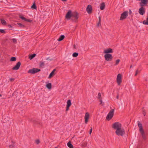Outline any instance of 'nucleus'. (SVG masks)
Wrapping results in <instances>:
<instances>
[{"label": "nucleus", "mask_w": 148, "mask_h": 148, "mask_svg": "<svg viewBox=\"0 0 148 148\" xmlns=\"http://www.w3.org/2000/svg\"><path fill=\"white\" fill-rule=\"evenodd\" d=\"M137 122L139 128V130L141 134L142 138H143V139L145 140L146 139V136L143 129L142 124L139 121H138Z\"/></svg>", "instance_id": "nucleus-1"}, {"label": "nucleus", "mask_w": 148, "mask_h": 148, "mask_svg": "<svg viewBox=\"0 0 148 148\" xmlns=\"http://www.w3.org/2000/svg\"><path fill=\"white\" fill-rule=\"evenodd\" d=\"M116 134L118 136H122L125 134V130L123 128H121L116 130L115 132Z\"/></svg>", "instance_id": "nucleus-2"}, {"label": "nucleus", "mask_w": 148, "mask_h": 148, "mask_svg": "<svg viewBox=\"0 0 148 148\" xmlns=\"http://www.w3.org/2000/svg\"><path fill=\"white\" fill-rule=\"evenodd\" d=\"M128 12L127 11H125L122 13L121 15L119 20L120 21H123L128 16Z\"/></svg>", "instance_id": "nucleus-3"}, {"label": "nucleus", "mask_w": 148, "mask_h": 148, "mask_svg": "<svg viewBox=\"0 0 148 148\" xmlns=\"http://www.w3.org/2000/svg\"><path fill=\"white\" fill-rule=\"evenodd\" d=\"M112 127L115 130H117L122 127L121 124L119 122H116L112 125Z\"/></svg>", "instance_id": "nucleus-4"}, {"label": "nucleus", "mask_w": 148, "mask_h": 148, "mask_svg": "<svg viewBox=\"0 0 148 148\" xmlns=\"http://www.w3.org/2000/svg\"><path fill=\"white\" fill-rule=\"evenodd\" d=\"M114 113V110L113 109H111L108 113L106 117V119L108 120H110L113 117Z\"/></svg>", "instance_id": "nucleus-5"}, {"label": "nucleus", "mask_w": 148, "mask_h": 148, "mask_svg": "<svg viewBox=\"0 0 148 148\" xmlns=\"http://www.w3.org/2000/svg\"><path fill=\"white\" fill-rule=\"evenodd\" d=\"M105 60L108 62L112 61L113 59V57L112 54H105L104 56Z\"/></svg>", "instance_id": "nucleus-6"}, {"label": "nucleus", "mask_w": 148, "mask_h": 148, "mask_svg": "<svg viewBox=\"0 0 148 148\" xmlns=\"http://www.w3.org/2000/svg\"><path fill=\"white\" fill-rule=\"evenodd\" d=\"M116 82L118 85H120L122 82L121 75L120 73L118 74L116 77Z\"/></svg>", "instance_id": "nucleus-7"}, {"label": "nucleus", "mask_w": 148, "mask_h": 148, "mask_svg": "<svg viewBox=\"0 0 148 148\" xmlns=\"http://www.w3.org/2000/svg\"><path fill=\"white\" fill-rule=\"evenodd\" d=\"M40 71V69H39L34 68L32 69L29 70L28 71V73H30L34 74Z\"/></svg>", "instance_id": "nucleus-8"}, {"label": "nucleus", "mask_w": 148, "mask_h": 148, "mask_svg": "<svg viewBox=\"0 0 148 148\" xmlns=\"http://www.w3.org/2000/svg\"><path fill=\"white\" fill-rule=\"evenodd\" d=\"M72 15L71 11V10H69L66 15L65 18L68 20H70L72 17Z\"/></svg>", "instance_id": "nucleus-9"}, {"label": "nucleus", "mask_w": 148, "mask_h": 148, "mask_svg": "<svg viewBox=\"0 0 148 148\" xmlns=\"http://www.w3.org/2000/svg\"><path fill=\"white\" fill-rule=\"evenodd\" d=\"M89 114L88 112H87L86 113L84 117L85 123L86 124H87L88 122V120L89 119Z\"/></svg>", "instance_id": "nucleus-10"}, {"label": "nucleus", "mask_w": 148, "mask_h": 148, "mask_svg": "<svg viewBox=\"0 0 148 148\" xmlns=\"http://www.w3.org/2000/svg\"><path fill=\"white\" fill-rule=\"evenodd\" d=\"M113 52V49L110 48H108L104 50L103 53L107 54H110V53H112Z\"/></svg>", "instance_id": "nucleus-11"}, {"label": "nucleus", "mask_w": 148, "mask_h": 148, "mask_svg": "<svg viewBox=\"0 0 148 148\" xmlns=\"http://www.w3.org/2000/svg\"><path fill=\"white\" fill-rule=\"evenodd\" d=\"M21 65V63L20 62H18L16 64L15 66L12 68V69L14 70H18L20 67Z\"/></svg>", "instance_id": "nucleus-12"}, {"label": "nucleus", "mask_w": 148, "mask_h": 148, "mask_svg": "<svg viewBox=\"0 0 148 148\" xmlns=\"http://www.w3.org/2000/svg\"><path fill=\"white\" fill-rule=\"evenodd\" d=\"M86 11L89 14L91 13L92 10V6L90 5H88L86 8Z\"/></svg>", "instance_id": "nucleus-13"}, {"label": "nucleus", "mask_w": 148, "mask_h": 148, "mask_svg": "<svg viewBox=\"0 0 148 148\" xmlns=\"http://www.w3.org/2000/svg\"><path fill=\"white\" fill-rule=\"evenodd\" d=\"M71 105V101L70 100H68L67 101V105H66V111H68L69 110V108L70 107Z\"/></svg>", "instance_id": "nucleus-14"}, {"label": "nucleus", "mask_w": 148, "mask_h": 148, "mask_svg": "<svg viewBox=\"0 0 148 148\" xmlns=\"http://www.w3.org/2000/svg\"><path fill=\"white\" fill-rule=\"evenodd\" d=\"M72 17L74 18V19L76 21L78 18V15L77 13L74 12L72 14Z\"/></svg>", "instance_id": "nucleus-15"}, {"label": "nucleus", "mask_w": 148, "mask_h": 148, "mask_svg": "<svg viewBox=\"0 0 148 148\" xmlns=\"http://www.w3.org/2000/svg\"><path fill=\"white\" fill-rule=\"evenodd\" d=\"M56 69H54L53 71L51 72V73L50 74L49 76L48 77L49 78H51L52 76L55 75L54 72L56 71Z\"/></svg>", "instance_id": "nucleus-16"}, {"label": "nucleus", "mask_w": 148, "mask_h": 148, "mask_svg": "<svg viewBox=\"0 0 148 148\" xmlns=\"http://www.w3.org/2000/svg\"><path fill=\"white\" fill-rule=\"evenodd\" d=\"M20 18L22 19V20H24L25 21L27 22H30L31 21L29 19H26L23 16H21L20 17Z\"/></svg>", "instance_id": "nucleus-17"}, {"label": "nucleus", "mask_w": 148, "mask_h": 148, "mask_svg": "<svg viewBox=\"0 0 148 148\" xmlns=\"http://www.w3.org/2000/svg\"><path fill=\"white\" fill-rule=\"evenodd\" d=\"M105 7V4L104 2H102L101 3L100 6V9L101 10H103L104 9Z\"/></svg>", "instance_id": "nucleus-18"}, {"label": "nucleus", "mask_w": 148, "mask_h": 148, "mask_svg": "<svg viewBox=\"0 0 148 148\" xmlns=\"http://www.w3.org/2000/svg\"><path fill=\"white\" fill-rule=\"evenodd\" d=\"M46 86L49 89H51L52 85L51 83H49L46 84Z\"/></svg>", "instance_id": "nucleus-19"}, {"label": "nucleus", "mask_w": 148, "mask_h": 148, "mask_svg": "<svg viewBox=\"0 0 148 148\" xmlns=\"http://www.w3.org/2000/svg\"><path fill=\"white\" fill-rule=\"evenodd\" d=\"M64 37L65 36L64 35H62L58 39V40L59 41H61L64 38Z\"/></svg>", "instance_id": "nucleus-20"}, {"label": "nucleus", "mask_w": 148, "mask_h": 148, "mask_svg": "<svg viewBox=\"0 0 148 148\" xmlns=\"http://www.w3.org/2000/svg\"><path fill=\"white\" fill-rule=\"evenodd\" d=\"M69 148H73V145L71 144L70 142H69L67 144Z\"/></svg>", "instance_id": "nucleus-21"}, {"label": "nucleus", "mask_w": 148, "mask_h": 148, "mask_svg": "<svg viewBox=\"0 0 148 148\" xmlns=\"http://www.w3.org/2000/svg\"><path fill=\"white\" fill-rule=\"evenodd\" d=\"M143 23L145 25H148V17H147L146 20L143 22Z\"/></svg>", "instance_id": "nucleus-22"}, {"label": "nucleus", "mask_w": 148, "mask_h": 148, "mask_svg": "<svg viewBox=\"0 0 148 148\" xmlns=\"http://www.w3.org/2000/svg\"><path fill=\"white\" fill-rule=\"evenodd\" d=\"M36 55L35 54H33L32 55H30L29 56V58L30 60L32 59Z\"/></svg>", "instance_id": "nucleus-23"}, {"label": "nucleus", "mask_w": 148, "mask_h": 148, "mask_svg": "<svg viewBox=\"0 0 148 148\" xmlns=\"http://www.w3.org/2000/svg\"><path fill=\"white\" fill-rule=\"evenodd\" d=\"M99 22L97 24V26L99 27L101 26V18L100 16L99 17Z\"/></svg>", "instance_id": "nucleus-24"}, {"label": "nucleus", "mask_w": 148, "mask_h": 148, "mask_svg": "<svg viewBox=\"0 0 148 148\" xmlns=\"http://www.w3.org/2000/svg\"><path fill=\"white\" fill-rule=\"evenodd\" d=\"M1 22L2 24L4 25H6V21L4 19H1Z\"/></svg>", "instance_id": "nucleus-25"}, {"label": "nucleus", "mask_w": 148, "mask_h": 148, "mask_svg": "<svg viewBox=\"0 0 148 148\" xmlns=\"http://www.w3.org/2000/svg\"><path fill=\"white\" fill-rule=\"evenodd\" d=\"M78 53L77 52H75L73 53L72 56L73 57H76L78 56Z\"/></svg>", "instance_id": "nucleus-26"}, {"label": "nucleus", "mask_w": 148, "mask_h": 148, "mask_svg": "<svg viewBox=\"0 0 148 148\" xmlns=\"http://www.w3.org/2000/svg\"><path fill=\"white\" fill-rule=\"evenodd\" d=\"M120 60L119 59H118L116 60L115 65H117L119 63Z\"/></svg>", "instance_id": "nucleus-27"}, {"label": "nucleus", "mask_w": 148, "mask_h": 148, "mask_svg": "<svg viewBox=\"0 0 148 148\" xmlns=\"http://www.w3.org/2000/svg\"><path fill=\"white\" fill-rule=\"evenodd\" d=\"M16 60V58L15 57H12L10 60L11 61H15Z\"/></svg>", "instance_id": "nucleus-28"}, {"label": "nucleus", "mask_w": 148, "mask_h": 148, "mask_svg": "<svg viewBox=\"0 0 148 148\" xmlns=\"http://www.w3.org/2000/svg\"><path fill=\"white\" fill-rule=\"evenodd\" d=\"M97 97L99 99H102L100 93L99 92L98 93Z\"/></svg>", "instance_id": "nucleus-29"}, {"label": "nucleus", "mask_w": 148, "mask_h": 148, "mask_svg": "<svg viewBox=\"0 0 148 148\" xmlns=\"http://www.w3.org/2000/svg\"><path fill=\"white\" fill-rule=\"evenodd\" d=\"M31 8L34 9H36V6L34 3L33 5L31 6Z\"/></svg>", "instance_id": "nucleus-30"}, {"label": "nucleus", "mask_w": 148, "mask_h": 148, "mask_svg": "<svg viewBox=\"0 0 148 148\" xmlns=\"http://www.w3.org/2000/svg\"><path fill=\"white\" fill-rule=\"evenodd\" d=\"M17 24L20 27H24V25L21 23H17Z\"/></svg>", "instance_id": "nucleus-31"}, {"label": "nucleus", "mask_w": 148, "mask_h": 148, "mask_svg": "<svg viewBox=\"0 0 148 148\" xmlns=\"http://www.w3.org/2000/svg\"><path fill=\"white\" fill-rule=\"evenodd\" d=\"M35 142L37 144H38L40 142V140H35Z\"/></svg>", "instance_id": "nucleus-32"}, {"label": "nucleus", "mask_w": 148, "mask_h": 148, "mask_svg": "<svg viewBox=\"0 0 148 148\" xmlns=\"http://www.w3.org/2000/svg\"><path fill=\"white\" fill-rule=\"evenodd\" d=\"M44 63L43 62H41L40 63V66H44Z\"/></svg>", "instance_id": "nucleus-33"}, {"label": "nucleus", "mask_w": 148, "mask_h": 148, "mask_svg": "<svg viewBox=\"0 0 148 148\" xmlns=\"http://www.w3.org/2000/svg\"><path fill=\"white\" fill-rule=\"evenodd\" d=\"M10 148H15L14 147V145H10L9 146Z\"/></svg>", "instance_id": "nucleus-34"}, {"label": "nucleus", "mask_w": 148, "mask_h": 148, "mask_svg": "<svg viewBox=\"0 0 148 148\" xmlns=\"http://www.w3.org/2000/svg\"><path fill=\"white\" fill-rule=\"evenodd\" d=\"M99 101L100 102V104H102V105H103V103L102 101V99H99Z\"/></svg>", "instance_id": "nucleus-35"}, {"label": "nucleus", "mask_w": 148, "mask_h": 148, "mask_svg": "<svg viewBox=\"0 0 148 148\" xmlns=\"http://www.w3.org/2000/svg\"><path fill=\"white\" fill-rule=\"evenodd\" d=\"M0 32L2 33H3L5 32V31L3 29H0Z\"/></svg>", "instance_id": "nucleus-36"}, {"label": "nucleus", "mask_w": 148, "mask_h": 148, "mask_svg": "<svg viewBox=\"0 0 148 148\" xmlns=\"http://www.w3.org/2000/svg\"><path fill=\"white\" fill-rule=\"evenodd\" d=\"M12 41L14 43H16V40L15 38H13L12 39Z\"/></svg>", "instance_id": "nucleus-37"}, {"label": "nucleus", "mask_w": 148, "mask_h": 148, "mask_svg": "<svg viewBox=\"0 0 148 148\" xmlns=\"http://www.w3.org/2000/svg\"><path fill=\"white\" fill-rule=\"evenodd\" d=\"M10 80L11 82H12L14 80V79L13 78H11L10 79Z\"/></svg>", "instance_id": "nucleus-38"}, {"label": "nucleus", "mask_w": 148, "mask_h": 148, "mask_svg": "<svg viewBox=\"0 0 148 148\" xmlns=\"http://www.w3.org/2000/svg\"><path fill=\"white\" fill-rule=\"evenodd\" d=\"M92 128H91V129L90 130V132H89V134H90L92 133Z\"/></svg>", "instance_id": "nucleus-39"}, {"label": "nucleus", "mask_w": 148, "mask_h": 148, "mask_svg": "<svg viewBox=\"0 0 148 148\" xmlns=\"http://www.w3.org/2000/svg\"><path fill=\"white\" fill-rule=\"evenodd\" d=\"M138 74L140 72V70H137L136 72Z\"/></svg>", "instance_id": "nucleus-40"}, {"label": "nucleus", "mask_w": 148, "mask_h": 148, "mask_svg": "<svg viewBox=\"0 0 148 148\" xmlns=\"http://www.w3.org/2000/svg\"><path fill=\"white\" fill-rule=\"evenodd\" d=\"M119 95H118L116 96V98L117 99H119Z\"/></svg>", "instance_id": "nucleus-41"}, {"label": "nucleus", "mask_w": 148, "mask_h": 148, "mask_svg": "<svg viewBox=\"0 0 148 148\" xmlns=\"http://www.w3.org/2000/svg\"><path fill=\"white\" fill-rule=\"evenodd\" d=\"M129 12H130V14H131L132 13V11L130 10Z\"/></svg>", "instance_id": "nucleus-42"}, {"label": "nucleus", "mask_w": 148, "mask_h": 148, "mask_svg": "<svg viewBox=\"0 0 148 148\" xmlns=\"http://www.w3.org/2000/svg\"><path fill=\"white\" fill-rule=\"evenodd\" d=\"M137 74H138V73H137L136 72V73H135V76H136V75H137Z\"/></svg>", "instance_id": "nucleus-43"}, {"label": "nucleus", "mask_w": 148, "mask_h": 148, "mask_svg": "<svg viewBox=\"0 0 148 148\" xmlns=\"http://www.w3.org/2000/svg\"><path fill=\"white\" fill-rule=\"evenodd\" d=\"M61 1H66V0H61Z\"/></svg>", "instance_id": "nucleus-44"}, {"label": "nucleus", "mask_w": 148, "mask_h": 148, "mask_svg": "<svg viewBox=\"0 0 148 148\" xmlns=\"http://www.w3.org/2000/svg\"><path fill=\"white\" fill-rule=\"evenodd\" d=\"M143 114H144V116H145V112H144Z\"/></svg>", "instance_id": "nucleus-45"}, {"label": "nucleus", "mask_w": 148, "mask_h": 148, "mask_svg": "<svg viewBox=\"0 0 148 148\" xmlns=\"http://www.w3.org/2000/svg\"><path fill=\"white\" fill-rule=\"evenodd\" d=\"M1 94H0V97H1Z\"/></svg>", "instance_id": "nucleus-46"}, {"label": "nucleus", "mask_w": 148, "mask_h": 148, "mask_svg": "<svg viewBox=\"0 0 148 148\" xmlns=\"http://www.w3.org/2000/svg\"><path fill=\"white\" fill-rule=\"evenodd\" d=\"M55 148H57L56 147H55Z\"/></svg>", "instance_id": "nucleus-47"}]
</instances>
